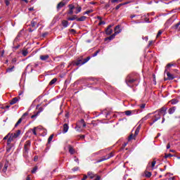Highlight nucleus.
<instances>
[{"label": "nucleus", "mask_w": 180, "mask_h": 180, "mask_svg": "<svg viewBox=\"0 0 180 180\" xmlns=\"http://www.w3.org/2000/svg\"><path fill=\"white\" fill-rule=\"evenodd\" d=\"M155 164H157V162L155 160H153L152 163H148L146 169L148 171H153L154 170V167H155Z\"/></svg>", "instance_id": "nucleus-5"}, {"label": "nucleus", "mask_w": 180, "mask_h": 180, "mask_svg": "<svg viewBox=\"0 0 180 180\" xmlns=\"http://www.w3.org/2000/svg\"><path fill=\"white\" fill-rule=\"evenodd\" d=\"M162 34V31L161 30H159L158 32V34L156 36L157 39H158V37H160V35Z\"/></svg>", "instance_id": "nucleus-42"}, {"label": "nucleus", "mask_w": 180, "mask_h": 180, "mask_svg": "<svg viewBox=\"0 0 180 180\" xmlns=\"http://www.w3.org/2000/svg\"><path fill=\"white\" fill-rule=\"evenodd\" d=\"M145 175L147 178H150L151 176V172H146Z\"/></svg>", "instance_id": "nucleus-39"}, {"label": "nucleus", "mask_w": 180, "mask_h": 180, "mask_svg": "<svg viewBox=\"0 0 180 180\" xmlns=\"http://www.w3.org/2000/svg\"><path fill=\"white\" fill-rule=\"evenodd\" d=\"M68 7H69L70 9H71V10L75 9V6L74 5H72V4H70V5L68 6Z\"/></svg>", "instance_id": "nucleus-46"}, {"label": "nucleus", "mask_w": 180, "mask_h": 180, "mask_svg": "<svg viewBox=\"0 0 180 180\" xmlns=\"http://www.w3.org/2000/svg\"><path fill=\"white\" fill-rule=\"evenodd\" d=\"M91 60V56H89L83 60V64H86Z\"/></svg>", "instance_id": "nucleus-30"}, {"label": "nucleus", "mask_w": 180, "mask_h": 180, "mask_svg": "<svg viewBox=\"0 0 180 180\" xmlns=\"http://www.w3.org/2000/svg\"><path fill=\"white\" fill-rule=\"evenodd\" d=\"M31 26L34 28V29H37V27H39V25H37V21H36V18L33 19L31 21Z\"/></svg>", "instance_id": "nucleus-10"}, {"label": "nucleus", "mask_w": 180, "mask_h": 180, "mask_svg": "<svg viewBox=\"0 0 180 180\" xmlns=\"http://www.w3.org/2000/svg\"><path fill=\"white\" fill-rule=\"evenodd\" d=\"M116 37L115 34H112L111 36H110L108 38H107L108 40H113Z\"/></svg>", "instance_id": "nucleus-35"}, {"label": "nucleus", "mask_w": 180, "mask_h": 180, "mask_svg": "<svg viewBox=\"0 0 180 180\" xmlns=\"http://www.w3.org/2000/svg\"><path fill=\"white\" fill-rule=\"evenodd\" d=\"M86 178H88V176L84 174L82 180H86Z\"/></svg>", "instance_id": "nucleus-62"}, {"label": "nucleus", "mask_w": 180, "mask_h": 180, "mask_svg": "<svg viewBox=\"0 0 180 180\" xmlns=\"http://www.w3.org/2000/svg\"><path fill=\"white\" fill-rule=\"evenodd\" d=\"M28 68H31V72H32V71H33V68L32 67V65H28L27 66V68H26V70H28Z\"/></svg>", "instance_id": "nucleus-53"}, {"label": "nucleus", "mask_w": 180, "mask_h": 180, "mask_svg": "<svg viewBox=\"0 0 180 180\" xmlns=\"http://www.w3.org/2000/svg\"><path fill=\"white\" fill-rule=\"evenodd\" d=\"M151 117V113H149L147 115H146L144 117H143L141 120V123H143L144 122H146V120H148V119H150Z\"/></svg>", "instance_id": "nucleus-14"}, {"label": "nucleus", "mask_w": 180, "mask_h": 180, "mask_svg": "<svg viewBox=\"0 0 180 180\" xmlns=\"http://www.w3.org/2000/svg\"><path fill=\"white\" fill-rule=\"evenodd\" d=\"M13 68H15V66L7 68L6 69V72H12L13 71Z\"/></svg>", "instance_id": "nucleus-33"}, {"label": "nucleus", "mask_w": 180, "mask_h": 180, "mask_svg": "<svg viewBox=\"0 0 180 180\" xmlns=\"http://www.w3.org/2000/svg\"><path fill=\"white\" fill-rule=\"evenodd\" d=\"M20 133H21V131L20 130H18L16 131V133L11 134V136H12L13 139H18V136H20Z\"/></svg>", "instance_id": "nucleus-15"}, {"label": "nucleus", "mask_w": 180, "mask_h": 180, "mask_svg": "<svg viewBox=\"0 0 180 180\" xmlns=\"http://www.w3.org/2000/svg\"><path fill=\"white\" fill-rule=\"evenodd\" d=\"M112 26H113V25H108V28L105 30L106 34L110 35V34H112V33H113V30H112L110 28V27H112Z\"/></svg>", "instance_id": "nucleus-11"}, {"label": "nucleus", "mask_w": 180, "mask_h": 180, "mask_svg": "<svg viewBox=\"0 0 180 180\" xmlns=\"http://www.w3.org/2000/svg\"><path fill=\"white\" fill-rule=\"evenodd\" d=\"M29 115V112H25L22 115V116L21 117V118L23 120L25 119V117H26V116H27Z\"/></svg>", "instance_id": "nucleus-49"}, {"label": "nucleus", "mask_w": 180, "mask_h": 180, "mask_svg": "<svg viewBox=\"0 0 180 180\" xmlns=\"http://www.w3.org/2000/svg\"><path fill=\"white\" fill-rule=\"evenodd\" d=\"M175 110H176V107H172L168 110L169 115H173L175 113Z\"/></svg>", "instance_id": "nucleus-16"}, {"label": "nucleus", "mask_w": 180, "mask_h": 180, "mask_svg": "<svg viewBox=\"0 0 180 180\" xmlns=\"http://www.w3.org/2000/svg\"><path fill=\"white\" fill-rule=\"evenodd\" d=\"M72 13H74V10L70 9V11L68 12V15H72Z\"/></svg>", "instance_id": "nucleus-56"}, {"label": "nucleus", "mask_w": 180, "mask_h": 180, "mask_svg": "<svg viewBox=\"0 0 180 180\" xmlns=\"http://www.w3.org/2000/svg\"><path fill=\"white\" fill-rule=\"evenodd\" d=\"M102 25H106V22L105 21H101L99 23H98V26H101Z\"/></svg>", "instance_id": "nucleus-52"}, {"label": "nucleus", "mask_w": 180, "mask_h": 180, "mask_svg": "<svg viewBox=\"0 0 180 180\" xmlns=\"http://www.w3.org/2000/svg\"><path fill=\"white\" fill-rule=\"evenodd\" d=\"M39 105H37V109L38 110V111L37 112V115H40V113H41V112H43V110H44L42 107H39Z\"/></svg>", "instance_id": "nucleus-21"}, {"label": "nucleus", "mask_w": 180, "mask_h": 180, "mask_svg": "<svg viewBox=\"0 0 180 180\" xmlns=\"http://www.w3.org/2000/svg\"><path fill=\"white\" fill-rule=\"evenodd\" d=\"M178 102H179V101L176 98H173L170 101V103H172V105H176Z\"/></svg>", "instance_id": "nucleus-25"}, {"label": "nucleus", "mask_w": 180, "mask_h": 180, "mask_svg": "<svg viewBox=\"0 0 180 180\" xmlns=\"http://www.w3.org/2000/svg\"><path fill=\"white\" fill-rule=\"evenodd\" d=\"M140 129H141V125H139L135 131V134L133 136V134H131L129 137V140H132V139H134V137H136V136H137L139 134V133H140Z\"/></svg>", "instance_id": "nucleus-7"}, {"label": "nucleus", "mask_w": 180, "mask_h": 180, "mask_svg": "<svg viewBox=\"0 0 180 180\" xmlns=\"http://www.w3.org/2000/svg\"><path fill=\"white\" fill-rule=\"evenodd\" d=\"M68 148H69V153L70 154H75V150L74 149V148H72V146H68Z\"/></svg>", "instance_id": "nucleus-20"}, {"label": "nucleus", "mask_w": 180, "mask_h": 180, "mask_svg": "<svg viewBox=\"0 0 180 180\" xmlns=\"http://www.w3.org/2000/svg\"><path fill=\"white\" fill-rule=\"evenodd\" d=\"M79 169V167H74L72 171H73L74 172H75V171H78Z\"/></svg>", "instance_id": "nucleus-54"}, {"label": "nucleus", "mask_w": 180, "mask_h": 180, "mask_svg": "<svg viewBox=\"0 0 180 180\" xmlns=\"http://www.w3.org/2000/svg\"><path fill=\"white\" fill-rule=\"evenodd\" d=\"M137 79H138L133 75H128L126 78L127 85H128V86H133V84H134Z\"/></svg>", "instance_id": "nucleus-1"}, {"label": "nucleus", "mask_w": 180, "mask_h": 180, "mask_svg": "<svg viewBox=\"0 0 180 180\" xmlns=\"http://www.w3.org/2000/svg\"><path fill=\"white\" fill-rule=\"evenodd\" d=\"M31 142L30 141H27L24 146V150L25 153H29V150L30 149Z\"/></svg>", "instance_id": "nucleus-8"}, {"label": "nucleus", "mask_w": 180, "mask_h": 180, "mask_svg": "<svg viewBox=\"0 0 180 180\" xmlns=\"http://www.w3.org/2000/svg\"><path fill=\"white\" fill-rule=\"evenodd\" d=\"M62 2H63V4H68V2H70V0H63Z\"/></svg>", "instance_id": "nucleus-61"}, {"label": "nucleus", "mask_w": 180, "mask_h": 180, "mask_svg": "<svg viewBox=\"0 0 180 180\" xmlns=\"http://www.w3.org/2000/svg\"><path fill=\"white\" fill-rule=\"evenodd\" d=\"M141 109H144L146 108V104H141V105H139Z\"/></svg>", "instance_id": "nucleus-55"}, {"label": "nucleus", "mask_w": 180, "mask_h": 180, "mask_svg": "<svg viewBox=\"0 0 180 180\" xmlns=\"http://www.w3.org/2000/svg\"><path fill=\"white\" fill-rule=\"evenodd\" d=\"M114 34L117 36V34H119L122 32V30H120V25H117L114 30Z\"/></svg>", "instance_id": "nucleus-12"}, {"label": "nucleus", "mask_w": 180, "mask_h": 180, "mask_svg": "<svg viewBox=\"0 0 180 180\" xmlns=\"http://www.w3.org/2000/svg\"><path fill=\"white\" fill-rule=\"evenodd\" d=\"M118 1H119L120 2H122V0H112L111 2H112V4H115V2H117Z\"/></svg>", "instance_id": "nucleus-60"}, {"label": "nucleus", "mask_w": 180, "mask_h": 180, "mask_svg": "<svg viewBox=\"0 0 180 180\" xmlns=\"http://www.w3.org/2000/svg\"><path fill=\"white\" fill-rule=\"evenodd\" d=\"M5 4L6 5V6H9L10 2L8 1V0H5Z\"/></svg>", "instance_id": "nucleus-58"}, {"label": "nucleus", "mask_w": 180, "mask_h": 180, "mask_svg": "<svg viewBox=\"0 0 180 180\" xmlns=\"http://www.w3.org/2000/svg\"><path fill=\"white\" fill-rule=\"evenodd\" d=\"M150 15H151L152 16L155 15L154 12H152L150 13H148L146 15H144L143 16H142V18H145V22L146 23H150V20L148 19V17L150 16Z\"/></svg>", "instance_id": "nucleus-9"}, {"label": "nucleus", "mask_w": 180, "mask_h": 180, "mask_svg": "<svg viewBox=\"0 0 180 180\" xmlns=\"http://www.w3.org/2000/svg\"><path fill=\"white\" fill-rule=\"evenodd\" d=\"M131 23H143V22H141V21H134V20H133V21H131Z\"/></svg>", "instance_id": "nucleus-59"}, {"label": "nucleus", "mask_w": 180, "mask_h": 180, "mask_svg": "<svg viewBox=\"0 0 180 180\" xmlns=\"http://www.w3.org/2000/svg\"><path fill=\"white\" fill-rule=\"evenodd\" d=\"M87 175H88V176H89V178H90L91 179H94V178H95V174H94V173H92V172H89L87 173Z\"/></svg>", "instance_id": "nucleus-27"}, {"label": "nucleus", "mask_w": 180, "mask_h": 180, "mask_svg": "<svg viewBox=\"0 0 180 180\" xmlns=\"http://www.w3.org/2000/svg\"><path fill=\"white\" fill-rule=\"evenodd\" d=\"M57 82V78H53L50 82L49 85H53V84Z\"/></svg>", "instance_id": "nucleus-32"}, {"label": "nucleus", "mask_w": 180, "mask_h": 180, "mask_svg": "<svg viewBox=\"0 0 180 180\" xmlns=\"http://www.w3.org/2000/svg\"><path fill=\"white\" fill-rule=\"evenodd\" d=\"M40 129V128H39V127H34L32 129V133H33V134L34 135V136H37V132H36V131H37V130H39Z\"/></svg>", "instance_id": "nucleus-22"}, {"label": "nucleus", "mask_w": 180, "mask_h": 180, "mask_svg": "<svg viewBox=\"0 0 180 180\" xmlns=\"http://www.w3.org/2000/svg\"><path fill=\"white\" fill-rule=\"evenodd\" d=\"M95 180H101V176H96Z\"/></svg>", "instance_id": "nucleus-64"}, {"label": "nucleus", "mask_w": 180, "mask_h": 180, "mask_svg": "<svg viewBox=\"0 0 180 180\" xmlns=\"http://www.w3.org/2000/svg\"><path fill=\"white\" fill-rule=\"evenodd\" d=\"M86 17L82 16V17H80L79 18H77V22H84V21L86 20Z\"/></svg>", "instance_id": "nucleus-23"}, {"label": "nucleus", "mask_w": 180, "mask_h": 180, "mask_svg": "<svg viewBox=\"0 0 180 180\" xmlns=\"http://www.w3.org/2000/svg\"><path fill=\"white\" fill-rule=\"evenodd\" d=\"M167 76L168 79L169 80H172L175 78V77H174V75L170 74L169 72H166Z\"/></svg>", "instance_id": "nucleus-18"}, {"label": "nucleus", "mask_w": 180, "mask_h": 180, "mask_svg": "<svg viewBox=\"0 0 180 180\" xmlns=\"http://www.w3.org/2000/svg\"><path fill=\"white\" fill-rule=\"evenodd\" d=\"M62 26H63V27H68V21L63 20L62 21Z\"/></svg>", "instance_id": "nucleus-24"}, {"label": "nucleus", "mask_w": 180, "mask_h": 180, "mask_svg": "<svg viewBox=\"0 0 180 180\" xmlns=\"http://www.w3.org/2000/svg\"><path fill=\"white\" fill-rule=\"evenodd\" d=\"M39 58L41 61H46L50 58V56L49 55H41L39 56Z\"/></svg>", "instance_id": "nucleus-13"}, {"label": "nucleus", "mask_w": 180, "mask_h": 180, "mask_svg": "<svg viewBox=\"0 0 180 180\" xmlns=\"http://www.w3.org/2000/svg\"><path fill=\"white\" fill-rule=\"evenodd\" d=\"M172 65H174L171 64V63L167 64V66H166V69L165 70V72H167L168 68H170V67H172Z\"/></svg>", "instance_id": "nucleus-37"}, {"label": "nucleus", "mask_w": 180, "mask_h": 180, "mask_svg": "<svg viewBox=\"0 0 180 180\" xmlns=\"http://www.w3.org/2000/svg\"><path fill=\"white\" fill-rule=\"evenodd\" d=\"M39 116V114L37 112L36 114H34L33 115L31 116V119H36Z\"/></svg>", "instance_id": "nucleus-43"}, {"label": "nucleus", "mask_w": 180, "mask_h": 180, "mask_svg": "<svg viewBox=\"0 0 180 180\" xmlns=\"http://www.w3.org/2000/svg\"><path fill=\"white\" fill-rule=\"evenodd\" d=\"M168 110V108L167 107H162V108L157 110L155 111V113H159L161 115L163 114V117L165 116V115H167V110Z\"/></svg>", "instance_id": "nucleus-4"}, {"label": "nucleus", "mask_w": 180, "mask_h": 180, "mask_svg": "<svg viewBox=\"0 0 180 180\" xmlns=\"http://www.w3.org/2000/svg\"><path fill=\"white\" fill-rule=\"evenodd\" d=\"M79 123L80 124H84L85 123V121L84 120H81Z\"/></svg>", "instance_id": "nucleus-63"}, {"label": "nucleus", "mask_w": 180, "mask_h": 180, "mask_svg": "<svg viewBox=\"0 0 180 180\" xmlns=\"http://www.w3.org/2000/svg\"><path fill=\"white\" fill-rule=\"evenodd\" d=\"M22 120H23L22 118H20L18 120V121L16 122V124H15V127H18V126H19V124H20V123H22Z\"/></svg>", "instance_id": "nucleus-31"}, {"label": "nucleus", "mask_w": 180, "mask_h": 180, "mask_svg": "<svg viewBox=\"0 0 180 180\" xmlns=\"http://www.w3.org/2000/svg\"><path fill=\"white\" fill-rule=\"evenodd\" d=\"M37 171V167H35L32 170V174H36V172Z\"/></svg>", "instance_id": "nucleus-48"}, {"label": "nucleus", "mask_w": 180, "mask_h": 180, "mask_svg": "<svg viewBox=\"0 0 180 180\" xmlns=\"http://www.w3.org/2000/svg\"><path fill=\"white\" fill-rule=\"evenodd\" d=\"M169 157H172V155L171 153H169V154H166V155H165V158H169Z\"/></svg>", "instance_id": "nucleus-51"}, {"label": "nucleus", "mask_w": 180, "mask_h": 180, "mask_svg": "<svg viewBox=\"0 0 180 180\" xmlns=\"http://www.w3.org/2000/svg\"><path fill=\"white\" fill-rule=\"evenodd\" d=\"M108 151V149L101 150L99 152H98V154H102Z\"/></svg>", "instance_id": "nucleus-44"}, {"label": "nucleus", "mask_w": 180, "mask_h": 180, "mask_svg": "<svg viewBox=\"0 0 180 180\" xmlns=\"http://www.w3.org/2000/svg\"><path fill=\"white\" fill-rule=\"evenodd\" d=\"M123 5H126V3L124 4H120L115 7V10L117 11L118 9H120V6H123Z\"/></svg>", "instance_id": "nucleus-34"}, {"label": "nucleus", "mask_w": 180, "mask_h": 180, "mask_svg": "<svg viewBox=\"0 0 180 180\" xmlns=\"http://www.w3.org/2000/svg\"><path fill=\"white\" fill-rule=\"evenodd\" d=\"M125 115L127 116H131V110H127V111H125Z\"/></svg>", "instance_id": "nucleus-40"}, {"label": "nucleus", "mask_w": 180, "mask_h": 180, "mask_svg": "<svg viewBox=\"0 0 180 180\" xmlns=\"http://www.w3.org/2000/svg\"><path fill=\"white\" fill-rule=\"evenodd\" d=\"M77 19H78V18H77V15H74V16L72 17V18H68V20H77Z\"/></svg>", "instance_id": "nucleus-36"}, {"label": "nucleus", "mask_w": 180, "mask_h": 180, "mask_svg": "<svg viewBox=\"0 0 180 180\" xmlns=\"http://www.w3.org/2000/svg\"><path fill=\"white\" fill-rule=\"evenodd\" d=\"M150 115H154L153 117H150V119H153V123H155V122H158V120L161 119V115L158 112H155V111L150 113Z\"/></svg>", "instance_id": "nucleus-2"}, {"label": "nucleus", "mask_w": 180, "mask_h": 180, "mask_svg": "<svg viewBox=\"0 0 180 180\" xmlns=\"http://www.w3.org/2000/svg\"><path fill=\"white\" fill-rule=\"evenodd\" d=\"M19 101V99L18 97L13 98L11 101H10V105H15L17 102Z\"/></svg>", "instance_id": "nucleus-19"}, {"label": "nucleus", "mask_w": 180, "mask_h": 180, "mask_svg": "<svg viewBox=\"0 0 180 180\" xmlns=\"http://www.w3.org/2000/svg\"><path fill=\"white\" fill-rule=\"evenodd\" d=\"M68 129H70V127L68 126V124H63V133L65 134L67 133V131H68Z\"/></svg>", "instance_id": "nucleus-17"}, {"label": "nucleus", "mask_w": 180, "mask_h": 180, "mask_svg": "<svg viewBox=\"0 0 180 180\" xmlns=\"http://www.w3.org/2000/svg\"><path fill=\"white\" fill-rule=\"evenodd\" d=\"M180 26V21L174 25V29H178Z\"/></svg>", "instance_id": "nucleus-50"}, {"label": "nucleus", "mask_w": 180, "mask_h": 180, "mask_svg": "<svg viewBox=\"0 0 180 180\" xmlns=\"http://www.w3.org/2000/svg\"><path fill=\"white\" fill-rule=\"evenodd\" d=\"M113 155V153L111 152L110 154L106 155L105 156H103L100 160H97V162H102L103 161H106V160L112 158Z\"/></svg>", "instance_id": "nucleus-3"}, {"label": "nucleus", "mask_w": 180, "mask_h": 180, "mask_svg": "<svg viewBox=\"0 0 180 180\" xmlns=\"http://www.w3.org/2000/svg\"><path fill=\"white\" fill-rule=\"evenodd\" d=\"M54 138V134H51L48 139V144H50Z\"/></svg>", "instance_id": "nucleus-28"}, {"label": "nucleus", "mask_w": 180, "mask_h": 180, "mask_svg": "<svg viewBox=\"0 0 180 180\" xmlns=\"http://www.w3.org/2000/svg\"><path fill=\"white\" fill-rule=\"evenodd\" d=\"M81 11H82V8H81V6L77 7L76 11L75 12V13H76V15H77V13H79V12H81Z\"/></svg>", "instance_id": "nucleus-29"}, {"label": "nucleus", "mask_w": 180, "mask_h": 180, "mask_svg": "<svg viewBox=\"0 0 180 180\" xmlns=\"http://www.w3.org/2000/svg\"><path fill=\"white\" fill-rule=\"evenodd\" d=\"M9 134H8L4 138V140H8V139H9Z\"/></svg>", "instance_id": "nucleus-57"}, {"label": "nucleus", "mask_w": 180, "mask_h": 180, "mask_svg": "<svg viewBox=\"0 0 180 180\" xmlns=\"http://www.w3.org/2000/svg\"><path fill=\"white\" fill-rule=\"evenodd\" d=\"M100 51H101L100 50L96 51V53H94L93 54L92 57H96V56H98V54H99V52H100Z\"/></svg>", "instance_id": "nucleus-45"}, {"label": "nucleus", "mask_w": 180, "mask_h": 180, "mask_svg": "<svg viewBox=\"0 0 180 180\" xmlns=\"http://www.w3.org/2000/svg\"><path fill=\"white\" fill-rule=\"evenodd\" d=\"M7 169H8V165L5 164L4 167L3 168V172H6Z\"/></svg>", "instance_id": "nucleus-41"}, {"label": "nucleus", "mask_w": 180, "mask_h": 180, "mask_svg": "<svg viewBox=\"0 0 180 180\" xmlns=\"http://www.w3.org/2000/svg\"><path fill=\"white\" fill-rule=\"evenodd\" d=\"M65 4H64V2L61 1L60 3H59L57 6V9H61V8H63V6H65Z\"/></svg>", "instance_id": "nucleus-26"}, {"label": "nucleus", "mask_w": 180, "mask_h": 180, "mask_svg": "<svg viewBox=\"0 0 180 180\" xmlns=\"http://www.w3.org/2000/svg\"><path fill=\"white\" fill-rule=\"evenodd\" d=\"M28 53L29 52L27 51H22V56H24V57H26V56H27Z\"/></svg>", "instance_id": "nucleus-47"}, {"label": "nucleus", "mask_w": 180, "mask_h": 180, "mask_svg": "<svg viewBox=\"0 0 180 180\" xmlns=\"http://www.w3.org/2000/svg\"><path fill=\"white\" fill-rule=\"evenodd\" d=\"M70 65H77V66L84 65V62L82 60H78L77 62L75 61L71 62L68 65V68H70Z\"/></svg>", "instance_id": "nucleus-6"}, {"label": "nucleus", "mask_w": 180, "mask_h": 180, "mask_svg": "<svg viewBox=\"0 0 180 180\" xmlns=\"http://www.w3.org/2000/svg\"><path fill=\"white\" fill-rule=\"evenodd\" d=\"M92 12H94V10L91 9V10L85 11L84 13V15H89V13H92Z\"/></svg>", "instance_id": "nucleus-38"}]
</instances>
